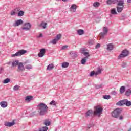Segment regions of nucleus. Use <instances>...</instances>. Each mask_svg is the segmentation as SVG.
Here are the masks:
<instances>
[{
	"mask_svg": "<svg viewBox=\"0 0 131 131\" xmlns=\"http://www.w3.org/2000/svg\"><path fill=\"white\" fill-rule=\"evenodd\" d=\"M48 106L43 103H40L38 105V110L39 115L41 116L45 115L48 113Z\"/></svg>",
	"mask_w": 131,
	"mask_h": 131,
	"instance_id": "f257e3e1",
	"label": "nucleus"
},
{
	"mask_svg": "<svg viewBox=\"0 0 131 131\" xmlns=\"http://www.w3.org/2000/svg\"><path fill=\"white\" fill-rule=\"evenodd\" d=\"M116 105L117 106H123L124 105H126L127 107H130L131 106V102L130 101L127 100V99H124L122 100H120L118 102Z\"/></svg>",
	"mask_w": 131,
	"mask_h": 131,
	"instance_id": "f03ea898",
	"label": "nucleus"
},
{
	"mask_svg": "<svg viewBox=\"0 0 131 131\" xmlns=\"http://www.w3.org/2000/svg\"><path fill=\"white\" fill-rule=\"evenodd\" d=\"M103 112V108L100 106L97 105L94 107V115H98L100 117V115Z\"/></svg>",
	"mask_w": 131,
	"mask_h": 131,
	"instance_id": "7ed1b4c3",
	"label": "nucleus"
},
{
	"mask_svg": "<svg viewBox=\"0 0 131 131\" xmlns=\"http://www.w3.org/2000/svg\"><path fill=\"white\" fill-rule=\"evenodd\" d=\"M122 111V109L121 108H116L114 110L113 112L112 113V116L114 118H118Z\"/></svg>",
	"mask_w": 131,
	"mask_h": 131,
	"instance_id": "20e7f679",
	"label": "nucleus"
},
{
	"mask_svg": "<svg viewBox=\"0 0 131 131\" xmlns=\"http://www.w3.org/2000/svg\"><path fill=\"white\" fill-rule=\"evenodd\" d=\"M27 53V51L24 50V49H21L20 50H19L17 52H16L14 54H12L11 55V57H19L20 56H22V55H24L25 54H26Z\"/></svg>",
	"mask_w": 131,
	"mask_h": 131,
	"instance_id": "39448f33",
	"label": "nucleus"
},
{
	"mask_svg": "<svg viewBox=\"0 0 131 131\" xmlns=\"http://www.w3.org/2000/svg\"><path fill=\"white\" fill-rule=\"evenodd\" d=\"M129 52L127 50L125 49L122 51L121 54H120L118 57V59L120 60V59H122V58H125V57H127L128 56Z\"/></svg>",
	"mask_w": 131,
	"mask_h": 131,
	"instance_id": "423d86ee",
	"label": "nucleus"
},
{
	"mask_svg": "<svg viewBox=\"0 0 131 131\" xmlns=\"http://www.w3.org/2000/svg\"><path fill=\"white\" fill-rule=\"evenodd\" d=\"M61 37H62V35H61V34H57L55 38L53 39L51 41V43H52V45H56V43L61 39Z\"/></svg>",
	"mask_w": 131,
	"mask_h": 131,
	"instance_id": "0eeeda50",
	"label": "nucleus"
},
{
	"mask_svg": "<svg viewBox=\"0 0 131 131\" xmlns=\"http://www.w3.org/2000/svg\"><path fill=\"white\" fill-rule=\"evenodd\" d=\"M101 73H102V70H101V69H100V68H99L97 71H96V72H95V71H92V72H91L90 76H91V77H93V76H94V75H99V74H101Z\"/></svg>",
	"mask_w": 131,
	"mask_h": 131,
	"instance_id": "6e6552de",
	"label": "nucleus"
},
{
	"mask_svg": "<svg viewBox=\"0 0 131 131\" xmlns=\"http://www.w3.org/2000/svg\"><path fill=\"white\" fill-rule=\"evenodd\" d=\"M23 30H30L31 29V24L29 23H25L24 27L21 28Z\"/></svg>",
	"mask_w": 131,
	"mask_h": 131,
	"instance_id": "1a4fd4ad",
	"label": "nucleus"
},
{
	"mask_svg": "<svg viewBox=\"0 0 131 131\" xmlns=\"http://www.w3.org/2000/svg\"><path fill=\"white\" fill-rule=\"evenodd\" d=\"M25 70V68L23 65V63L19 62L18 63V68H17L18 72H23V71H24Z\"/></svg>",
	"mask_w": 131,
	"mask_h": 131,
	"instance_id": "9d476101",
	"label": "nucleus"
},
{
	"mask_svg": "<svg viewBox=\"0 0 131 131\" xmlns=\"http://www.w3.org/2000/svg\"><path fill=\"white\" fill-rule=\"evenodd\" d=\"M22 24H23V20L22 19H18L15 21L13 26L14 27H17V26H19V25H22Z\"/></svg>",
	"mask_w": 131,
	"mask_h": 131,
	"instance_id": "9b49d317",
	"label": "nucleus"
},
{
	"mask_svg": "<svg viewBox=\"0 0 131 131\" xmlns=\"http://www.w3.org/2000/svg\"><path fill=\"white\" fill-rule=\"evenodd\" d=\"M46 54V49L43 48L40 50V52L38 54V56L39 58H42Z\"/></svg>",
	"mask_w": 131,
	"mask_h": 131,
	"instance_id": "f8f14e48",
	"label": "nucleus"
},
{
	"mask_svg": "<svg viewBox=\"0 0 131 131\" xmlns=\"http://www.w3.org/2000/svg\"><path fill=\"white\" fill-rule=\"evenodd\" d=\"M33 100V96H27L25 97V101L27 103H30L31 101Z\"/></svg>",
	"mask_w": 131,
	"mask_h": 131,
	"instance_id": "ddd939ff",
	"label": "nucleus"
},
{
	"mask_svg": "<svg viewBox=\"0 0 131 131\" xmlns=\"http://www.w3.org/2000/svg\"><path fill=\"white\" fill-rule=\"evenodd\" d=\"M4 125L5 126H8V127H11V126H13V125H15V122H14V121H13L12 122H6L5 123Z\"/></svg>",
	"mask_w": 131,
	"mask_h": 131,
	"instance_id": "4468645a",
	"label": "nucleus"
},
{
	"mask_svg": "<svg viewBox=\"0 0 131 131\" xmlns=\"http://www.w3.org/2000/svg\"><path fill=\"white\" fill-rule=\"evenodd\" d=\"M0 105L2 108H7L8 107V102L6 101H2L0 102Z\"/></svg>",
	"mask_w": 131,
	"mask_h": 131,
	"instance_id": "2eb2a0df",
	"label": "nucleus"
},
{
	"mask_svg": "<svg viewBox=\"0 0 131 131\" xmlns=\"http://www.w3.org/2000/svg\"><path fill=\"white\" fill-rule=\"evenodd\" d=\"M69 55L71 56L72 58H76L77 57V53L75 51H72L69 53Z\"/></svg>",
	"mask_w": 131,
	"mask_h": 131,
	"instance_id": "dca6fc26",
	"label": "nucleus"
},
{
	"mask_svg": "<svg viewBox=\"0 0 131 131\" xmlns=\"http://www.w3.org/2000/svg\"><path fill=\"white\" fill-rule=\"evenodd\" d=\"M124 0H119L117 4V7H124Z\"/></svg>",
	"mask_w": 131,
	"mask_h": 131,
	"instance_id": "f3484780",
	"label": "nucleus"
},
{
	"mask_svg": "<svg viewBox=\"0 0 131 131\" xmlns=\"http://www.w3.org/2000/svg\"><path fill=\"white\" fill-rule=\"evenodd\" d=\"M93 113L94 112L93 111V110H89L88 111H87V112H86L85 114V117H89V116H91V115H92Z\"/></svg>",
	"mask_w": 131,
	"mask_h": 131,
	"instance_id": "a211bd4d",
	"label": "nucleus"
},
{
	"mask_svg": "<svg viewBox=\"0 0 131 131\" xmlns=\"http://www.w3.org/2000/svg\"><path fill=\"white\" fill-rule=\"evenodd\" d=\"M54 68H55V66L53 63L50 64L47 66V70H49V71L52 70Z\"/></svg>",
	"mask_w": 131,
	"mask_h": 131,
	"instance_id": "6ab92c4d",
	"label": "nucleus"
},
{
	"mask_svg": "<svg viewBox=\"0 0 131 131\" xmlns=\"http://www.w3.org/2000/svg\"><path fill=\"white\" fill-rule=\"evenodd\" d=\"M107 51H112L113 50V45L112 43L107 45Z\"/></svg>",
	"mask_w": 131,
	"mask_h": 131,
	"instance_id": "aec40b11",
	"label": "nucleus"
},
{
	"mask_svg": "<svg viewBox=\"0 0 131 131\" xmlns=\"http://www.w3.org/2000/svg\"><path fill=\"white\" fill-rule=\"evenodd\" d=\"M15 11H11V16H14L15 15H16L18 13V12H19V9L16 8L14 10Z\"/></svg>",
	"mask_w": 131,
	"mask_h": 131,
	"instance_id": "412c9836",
	"label": "nucleus"
},
{
	"mask_svg": "<svg viewBox=\"0 0 131 131\" xmlns=\"http://www.w3.org/2000/svg\"><path fill=\"white\" fill-rule=\"evenodd\" d=\"M131 95V90L130 89H128L127 91H126L125 93V95L126 96V97H129Z\"/></svg>",
	"mask_w": 131,
	"mask_h": 131,
	"instance_id": "4be33fe9",
	"label": "nucleus"
},
{
	"mask_svg": "<svg viewBox=\"0 0 131 131\" xmlns=\"http://www.w3.org/2000/svg\"><path fill=\"white\" fill-rule=\"evenodd\" d=\"M77 34L79 35H82L83 34H84V31L82 29L77 30Z\"/></svg>",
	"mask_w": 131,
	"mask_h": 131,
	"instance_id": "5701e85b",
	"label": "nucleus"
},
{
	"mask_svg": "<svg viewBox=\"0 0 131 131\" xmlns=\"http://www.w3.org/2000/svg\"><path fill=\"white\" fill-rule=\"evenodd\" d=\"M43 124L46 126H50V125H51V122H50L49 120H45L43 122Z\"/></svg>",
	"mask_w": 131,
	"mask_h": 131,
	"instance_id": "b1692460",
	"label": "nucleus"
},
{
	"mask_svg": "<svg viewBox=\"0 0 131 131\" xmlns=\"http://www.w3.org/2000/svg\"><path fill=\"white\" fill-rule=\"evenodd\" d=\"M124 92H125V86H122L120 88V94H124Z\"/></svg>",
	"mask_w": 131,
	"mask_h": 131,
	"instance_id": "393cba45",
	"label": "nucleus"
},
{
	"mask_svg": "<svg viewBox=\"0 0 131 131\" xmlns=\"http://www.w3.org/2000/svg\"><path fill=\"white\" fill-rule=\"evenodd\" d=\"M76 8H77V6L75 4H72L70 9L71 10H73V12H76Z\"/></svg>",
	"mask_w": 131,
	"mask_h": 131,
	"instance_id": "a878e982",
	"label": "nucleus"
},
{
	"mask_svg": "<svg viewBox=\"0 0 131 131\" xmlns=\"http://www.w3.org/2000/svg\"><path fill=\"white\" fill-rule=\"evenodd\" d=\"M124 7L117 6V11L118 13H121L122 10H123Z\"/></svg>",
	"mask_w": 131,
	"mask_h": 131,
	"instance_id": "bb28decb",
	"label": "nucleus"
},
{
	"mask_svg": "<svg viewBox=\"0 0 131 131\" xmlns=\"http://www.w3.org/2000/svg\"><path fill=\"white\" fill-rule=\"evenodd\" d=\"M18 65H19V60H15V61H13L12 63V66H13V67H15Z\"/></svg>",
	"mask_w": 131,
	"mask_h": 131,
	"instance_id": "cd10ccee",
	"label": "nucleus"
},
{
	"mask_svg": "<svg viewBox=\"0 0 131 131\" xmlns=\"http://www.w3.org/2000/svg\"><path fill=\"white\" fill-rule=\"evenodd\" d=\"M62 68H67L69 66V63L64 62L62 64Z\"/></svg>",
	"mask_w": 131,
	"mask_h": 131,
	"instance_id": "c85d7f7f",
	"label": "nucleus"
},
{
	"mask_svg": "<svg viewBox=\"0 0 131 131\" xmlns=\"http://www.w3.org/2000/svg\"><path fill=\"white\" fill-rule=\"evenodd\" d=\"M100 5H101L100 2H94L93 3V7H94V8H98V7H100Z\"/></svg>",
	"mask_w": 131,
	"mask_h": 131,
	"instance_id": "c756f323",
	"label": "nucleus"
},
{
	"mask_svg": "<svg viewBox=\"0 0 131 131\" xmlns=\"http://www.w3.org/2000/svg\"><path fill=\"white\" fill-rule=\"evenodd\" d=\"M47 23H44L43 21L40 24V26L43 27V29L46 28L47 27Z\"/></svg>",
	"mask_w": 131,
	"mask_h": 131,
	"instance_id": "7c9ffc66",
	"label": "nucleus"
},
{
	"mask_svg": "<svg viewBox=\"0 0 131 131\" xmlns=\"http://www.w3.org/2000/svg\"><path fill=\"white\" fill-rule=\"evenodd\" d=\"M111 13L112 15H117V12H116V10L115 8H114L111 10Z\"/></svg>",
	"mask_w": 131,
	"mask_h": 131,
	"instance_id": "2f4dec72",
	"label": "nucleus"
},
{
	"mask_svg": "<svg viewBox=\"0 0 131 131\" xmlns=\"http://www.w3.org/2000/svg\"><path fill=\"white\" fill-rule=\"evenodd\" d=\"M48 128L47 126L42 127V128H39V131H47L48 130Z\"/></svg>",
	"mask_w": 131,
	"mask_h": 131,
	"instance_id": "473e14b6",
	"label": "nucleus"
},
{
	"mask_svg": "<svg viewBox=\"0 0 131 131\" xmlns=\"http://www.w3.org/2000/svg\"><path fill=\"white\" fill-rule=\"evenodd\" d=\"M86 60H88V58H83V59H82L81 61V64H82V65L85 64V63H86Z\"/></svg>",
	"mask_w": 131,
	"mask_h": 131,
	"instance_id": "72a5a7b5",
	"label": "nucleus"
},
{
	"mask_svg": "<svg viewBox=\"0 0 131 131\" xmlns=\"http://www.w3.org/2000/svg\"><path fill=\"white\" fill-rule=\"evenodd\" d=\"M106 34H107V33H105V32H101L99 34V35L101 37L104 38V36L106 35Z\"/></svg>",
	"mask_w": 131,
	"mask_h": 131,
	"instance_id": "f704fd0d",
	"label": "nucleus"
},
{
	"mask_svg": "<svg viewBox=\"0 0 131 131\" xmlns=\"http://www.w3.org/2000/svg\"><path fill=\"white\" fill-rule=\"evenodd\" d=\"M23 15H24V11H19V12L18 13V17H22V16H23Z\"/></svg>",
	"mask_w": 131,
	"mask_h": 131,
	"instance_id": "c9c22d12",
	"label": "nucleus"
},
{
	"mask_svg": "<svg viewBox=\"0 0 131 131\" xmlns=\"http://www.w3.org/2000/svg\"><path fill=\"white\" fill-rule=\"evenodd\" d=\"M83 55L85 56L84 58L88 59L90 57V53L89 52H85L83 53Z\"/></svg>",
	"mask_w": 131,
	"mask_h": 131,
	"instance_id": "e433bc0d",
	"label": "nucleus"
},
{
	"mask_svg": "<svg viewBox=\"0 0 131 131\" xmlns=\"http://www.w3.org/2000/svg\"><path fill=\"white\" fill-rule=\"evenodd\" d=\"M10 81H11V79H10L9 78H7L4 80L3 83H9V82H10Z\"/></svg>",
	"mask_w": 131,
	"mask_h": 131,
	"instance_id": "4c0bfd02",
	"label": "nucleus"
},
{
	"mask_svg": "<svg viewBox=\"0 0 131 131\" xmlns=\"http://www.w3.org/2000/svg\"><path fill=\"white\" fill-rule=\"evenodd\" d=\"M19 89H20V86L19 85H15L13 88L14 91H19Z\"/></svg>",
	"mask_w": 131,
	"mask_h": 131,
	"instance_id": "58836bf2",
	"label": "nucleus"
},
{
	"mask_svg": "<svg viewBox=\"0 0 131 131\" xmlns=\"http://www.w3.org/2000/svg\"><path fill=\"white\" fill-rule=\"evenodd\" d=\"M26 69L30 70L32 69V66L31 64H28L25 67Z\"/></svg>",
	"mask_w": 131,
	"mask_h": 131,
	"instance_id": "ea45409f",
	"label": "nucleus"
},
{
	"mask_svg": "<svg viewBox=\"0 0 131 131\" xmlns=\"http://www.w3.org/2000/svg\"><path fill=\"white\" fill-rule=\"evenodd\" d=\"M103 99H105V100H109V99H110V95H106L103 96Z\"/></svg>",
	"mask_w": 131,
	"mask_h": 131,
	"instance_id": "a19ab883",
	"label": "nucleus"
},
{
	"mask_svg": "<svg viewBox=\"0 0 131 131\" xmlns=\"http://www.w3.org/2000/svg\"><path fill=\"white\" fill-rule=\"evenodd\" d=\"M88 43L90 46H92V45H94V40H89L88 41Z\"/></svg>",
	"mask_w": 131,
	"mask_h": 131,
	"instance_id": "79ce46f5",
	"label": "nucleus"
},
{
	"mask_svg": "<svg viewBox=\"0 0 131 131\" xmlns=\"http://www.w3.org/2000/svg\"><path fill=\"white\" fill-rule=\"evenodd\" d=\"M103 32H105V33H108V28H107V27H103Z\"/></svg>",
	"mask_w": 131,
	"mask_h": 131,
	"instance_id": "37998d69",
	"label": "nucleus"
},
{
	"mask_svg": "<svg viewBox=\"0 0 131 131\" xmlns=\"http://www.w3.org/2000/svg\"><path fill=\"white\" fill-rule=\"evenodd\" d=\"M67 48H68V46H67V45L63 46L61 47V50H62L63 51H64V50H65L66 49H67Z\"/></svg>",
	"mask_w": 131,
	"mask_h": 131,
	"instance_id": "c03bdc74",
	"label": "nucleus"
},
{
	"mask_svg": "<svg viewBox=\"0 0 131 131\" xmlns=\"http://www.w3.org/2000/svg\"><path fill=\"white\" fill-rule=\"evenodd\" d=\"M103 86L102 84H100V85H96L95 86L96 89H101Z\"/></svg>",
	"mask_w": 131,
	"mask_h": 131,
	"instance_id": "a18cd8bd",
	"label": "nucleus"
},
{
	"mask_svg": "<svg viewBox=\"0 0 131 131\" xmlns=\"http://www.w3.org/2000/svg\"><path fill=\"white\" fill-rule=\"evenodd\" d=\"M56 101H54V100H52L50 103V105H54V106H56Z\"/></svg>",
	"mask_w": 131,
	"mask_h": 131,
	"instance_id": "49530a36",
	"label": "nucleus"
},
{
	"mask_svg": "<svg viewBox=\"0 0 131 131\" xmlns=\"http://www.w3.org/2000/svg\"><path fill=\"white\" fill-rule=\"evenodd\" d=\"M126 63L125 62H123L121 64V67L123 68H125V67H126Z\"/></svg>",
	"mask_w": 131,
	"mask_h": 131,
	"instance_id": "de8ad7c7",
	"label": "nucleus"
},
{
	"mask_svg": "<svg viewBox=\"0 0 131 131\" xmlns=\"http://www.w3.org/2000/svg\"><path fill=\"white\" fill-rule=\"evenodd\" d=\"M107 4L108 5H111V4H113V0H107Z\"/></svg>",
	"mask_w": 131,
	"mask_h": 131,
	"instance_id": "09e8293b",
	"label": "nucleus"
},
{
	"mask_svg": "<svg viewBox=\"0 0 131 131\" xmlns=\"http://www.w3.org/2000/svg\"><path fill=\"white\" fill-rule=\"evenodd\" d=\"M111 94L112 95H114L115 96L117 94V92H116V91H112Z\"/></svg>",
	"mask_w": 131,
	"mask_h": 131,
	"instance_id": "8fccbe9b",
	"label": "nucleus"
},
{
	"mask_svg": "<svg viewBox=\"0 0 131 131\" xmlns=\"http://www.w3.org/2000/svg\"><path fill=\"white\" fill-rule=\"evenodd\" d=\"M101 47V45L100 43H98L96 45V49H99Z\"/></svg>",
	"mask_w": 131,
	"mask_h": 131,
	"instance_id": "3c124183",
	"label": "nucleus"
},
{
	"mask_svg": "<svg viewBox=\"0 0 131 131\" xmlns=\"http://www.w3.org/2000/svg\"><path fill=\"white\" fill-rule=\"evenodd\" d=\"M118 3V0H113V4H117Z\"/></svg>",
	"mask_w": 131,
	"mask_h": 131,
	"instance_id": "603ef678",
	"label": "nucleus"
},
{
	"mask_svg": "<svg viewBox=\"0 0 131 131\" xmlns=\"http://www.w3.org/2000/svg\"><path fill=\"white\" fill-rule=\"evenodd\" d=\"M119 119V120H122V119H123V116H120Z\"/></svg>",
	"mask_w": 131,
	"mask_h": 131,
	"instance_id": "864d4df0",
	"label": "nucleus"
},
{
	"mask_svg": "<svg viewBox=\"0 0 131 131\" xmlns=\"http://www.w3.org/2000/svg\"><path fill=\"white\" fill-rule=\"evenodd\" d=\"M2 71H4V69L3 68H0V73H1Z\"/></svg>",
	"mask_w": 131,
	"mask_h": 131,
	"instance_id": "5fc2aeb1",
	"label": "nucleus"
},
{
	"mask_svg": "<svg viewBox=\"0 0 131 131\" xmlns=\"http://www.w3.org/2000/svg\"><path fill=\"white\" fill-rule=\"evenodd\" d=\"M38 38L42 37V34H40L38 36Z\"/></svg>",
	"mask_w": 131,
	"mask_h": 131,
	"instance_id": "6e6d98bb",
	"label": "nucleus"
},
{
	"mask_svg": "<svg viewBox=\"0 0 131 131\" xmlns=\"http://www.w3.org/2000/svg\"><path fill=\"white\" fill-rule=\"evenodd\" d=\"M32 113H33V115H30L31 116H34V114H35V112H33Z\"/></svg>",
	"mask_w": 131,
	"mask_h": 131,
	"instance_id": "4d7b16f0",
	"label": "nucleus"
},
{
	"mask_svg": "<svg viewBox=\"0 0 131 131\" xmlns=\"http://www.w3.org/2000/svg\"><path fill=\"white\" fill-rule=\"evenodd\" d=\"M127 3H128V4H130V3H131V0H127Z\"/></svg>",
	"mask_w": 131,
	"mask_h": 131,
	"instance_id": "13d9d810",
	"label": "nucleus"
},
{
	"mask_svg": "<svg viewBox=\"0 0 131 131\" xmlns=\"http://www.w3.org/2000/svg\"><path fill=\"white\" fill-rule=\"evenodd\" d=\"M62 2H68V0H62Z\"/></svg>",
	"mask_w": 131,
	"mask_h": 131,
	"instance_id": "bf43d9fd",
	"label": "nucleus"
},
{
	"mask_svg": "<svg viewBox=\"0 0 131 131\" xmlns=\"http://www.w3.org/2000/svg\"><path fill=\"white\" fill-rule=\"evenodd\" d=\"M128 131H131V129H130Z\"/></svg>",
	"mask_w": 131,
	"mask_h": 131,
	"instance_id": "052dcab7",
	"label": "nucleus"
}]
</instances>
